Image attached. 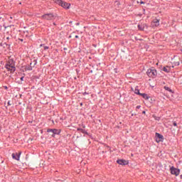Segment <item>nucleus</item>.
Instances as JSON below:
<instances>
[{
    "label": "nucleus",
    "instance_id": "20",
    "mask_svg": "<svg viewBox=\"0 0 182 182\" xmlns=\"http://www.w3.org/2000/svg\"><path fill=\"white\" fill-rule=\"evenodd\" d=\"M140 4L144 5V1H140Z\"/></svg>",
    "mask_w": 182,
    "mask_h": 182
},
{
    "label": "nucleus",
    "instance_id": "2",
    "mask_svg": "<svg viewBox=\"0 0 182 182\" xmlns=\"http://www.w3.org/2000/svg\"><path fill=\"white\" fill-rule=\"evenodd\" d=\"M53 2H55V4L60 5V6H62L65 9H69V8H70V4L66 3L65 1H63L62 0H53Z\"/></svg>",
    "mask_w": 182,
    "mask_h": 182
},
{
    "label": "nucleus",
    "instance_id": "26",
    "mask_svg": "<svg viewBox=\"0 0 182 182\" xmlns=\"http://www.w3.org/2000/svg\"><path fill=\"white\" fill-rule=\"evenodd\" d=\"M180 177H181V178L182 179V175H181V176H180Z\"/></svg>",
    "mask_w": 182,
    "mask_h": 182
},
{
    "label": "nucleus",
    "instance_id": "21",
    "mask_svg": "<svg viewBox=\"0 0 182 182\" xmlns=\"http://www.w3.org/2000/svg\"><path fill=\"white\" fill-rule=\"evenodd\" d=\"M173 126H177V123H176V122H173Z\"/></svg>",
    "mask_w": 182,
    "mask_h": 182
},
{
    "label": "nucleus",
    "instance_id": "7",
    "mask_svg": "<svg viewBox=\"0 0 182 182\" xmlns=\"http://www.w3.org/2000/svg\"><path fill=\"white\" fill-rule=\"evenodd\" d=\"M171 173L173 174V176H178L180 174V169L176 168L174 166L171 167Z\"/></svg>",
    "mask_w": 182,
    "mask_h": 182
},
{
    "label": "nucleus",
    "instance_id": "16",
    "mask_svg": "<svg viewBox=\"0 0 182 182\" xmlns=\"http://www.w3.org/2000/svg\"><path fill=\"white\" fill-rule=\"evenodd\" d=\"M165 90H168V92H170L171 93H173V90L170 89L168 87H164Z\"/></svg>",
    "mask_w": 182,
    "mask_h": 182
},
{
    "label": "nucleus",
    "instance_id": "17",
    "mask_svg": "<svg viewBox=\"0 0 182 182\" xmlns=\"http://www.w3.org/2000/svg\"><path fill=\"white\" fill-rule=\"evenodd\" d=\"M134 93H136V95H141V93H140V91L137 89L135 88V90H134Z\"/></svg>",
    "mask_w": 182,
    "mask_h": 182
},
{
    "label": "nucleus",
    "instance_id": "11",
    "mask_svg": "<svg viewBox=\"0 0 182 182\" xmlns=\"http://www.w3.org/2000/svg\"><path fill=\"white\" fill-rule=\"evenodd\" d=\"M145 28H147V25H146V24H139L138 25V29L139 31H144Z\"/></svg>",
    "mask_w": 182,
    "mask_h": 182
},
{
    "label": "nucleus",
    "instance_id": "12",
    "mask_svg": "<svg viewBox=\"0 0 182 182\" xmlns=\"http://www.w3.org/2000/svg\"><path fill=\"white\" fill-rule=\"evenodd\" d=\"M164 72H166V73H169L170 70H171V68L168 66H166L163 68Z\"/></svg>",
    "mask_w": 182,
    "mask_h": 182
},
{
    "label": "nucleus",
    "instance_id": "19",
    "mask_svg": "<svg viewBox=\"0 0 182 182\" xmlns=\"http://www.w3.org/2000/svg\"><path fill=\"white\" fill-rule=\"evenodd\" d=\"M44 49H45V50H46V49H49V47L45 46V47H44Z\"/></svg>",
    "mask_w": 182,
    "mask_h": 182
},
{
    "label": "nucleus",
    "instance_id": "22",
    "mask_svg": "<svg viewBox=\"0 0 182 182\" xmlns=\"http://www.w3.org/2000/svg\"><path fill=\"white\" fill-rule=\"evenodd\" d=\"M142 113L144 114L146 113V111H143Z\"/></svg>",
    "mask_w": 182,
    "mask_h": 182
},
{
    "label": "nucleus",
    "instance_id": "27",
    "mask_svg": "<svg viewBox=\"0 0 182 182\" xmlns=\"http://www.w3.org/2000/svg\"><path fill=\"white\" fill-rule=\"evenodd\" d=\"M11 18V19H12V17H10Z\"/></svg>",
    "mask_w": 182,
    "mask_h": 182
},
{
    "label": "nucleus",
    "instance_id": "9",
    "mask_svg": "<svg viewBox=\"0 0 182 182\" xmlns=\"http://www.w3.org/2000/svg\"><path fill=\"white\" fill-rule=\"evenodd\" d=\"M117 163H118V164H120L121 166H127V164H129V161H126L124 159H119L117 161Z\"/></svg>",
    "mask_w": 182,
    "mask_h": 182
},
{
    "label": "nucleus",
    "instance_id": "4",
    "mask_svg": "<svg viewBox=\"0 0 182 182\" xmlns=\"http://www.w3.org/2000/svg\"><path fill=\"white\" fill-rule=\"evenodd\" d=\"M43 19H46L47 21H52L55 19V16L53 14H44L42 16Z\"/></svg>",
    "mask_w": 182,
    "mask_h": 182
},
{
    "label": "nucleus",
    "instance_id": "15",
    "mask_svg": "<svg viewBox=\"0 0 182 182\" xmlns=\"http://www.w3.org/2000/svg\"><path fill=\"white\" fill-rule=\"evenodd\" d=\"M77 131L80 132L81 133H83L84 134H87V132H86V131H85V129H77Z\"/></svg>",
    "mask_w": 182,
    "mask_h": 182
},
{
    "label": "nucleus",
    "instance_id": "24",
    "mask_svg": "<svg viewBox=\"0 0 182 182\" xmlns=\"http://www.w3.org/2000/svg\"><path fill=\"white\" fill-rule=\"evenodd\" d=\"M21 80H23V77H22L21 78Z\"/></svg>",
    "mask_w": 182,
    "mask_h": 182
},
{
    "label": "nucleus",
    "instance_id": "3",
    "mask_svg": "<svg viewBox=\"0 0 182 182\" xmlns=\"http://www.w3.org/2000/svg\"><path fill=\"white\" fill-rule=\"evenodd\" d=\"M146 75L149 77H154V76H157V70L154 68L149 69L146 72Z\"/></svg>",
    "mask_w": 182,
    "mask_h": 182
},
{
    "label": "nucleus",
    "instance_id": "10",
    "mask_svg": "<svg viewBox=\"0 0 182 182\" xmlns=\"http://www.w3.org/2000/svg\"><path fill=\"white\" fill-rule=\"evenodd\" d=\"M160 25V19H154L152 22V26H159Z\"/></svg>",
    "mask_w": 182,
    "mask_h": 182
},
{
    "label": "nucleus",
    "instance_id": "28",
    "mask_svg": "<svg viewBox=\"0 0 182 182\" xmlns=\"http://www.w3.org/2000/svg\"><path fill=\"white\" fill-rule=\"evenodd\" d=\"M77 25H79V23H77Z\"/></svg>",
    "mask_w": 182,
    "mask_h": 182
},
{
    "label": "nucleus",
    "instance_id": "8",
    "mask_svg": "<svg viewBox=\"0 0 182 182\" xmlns=\"http://www.w3.org/2000/svg\"><path fill=\"white\" fill-rule=\"evenodd\" d=\"M21 154H22V153L19 152L18 154V153L12 154L11 156L14 160H17V161H19V159H21Z\"/></svg>",
    "mask_w": 182,
    "mask_h": 182
},
{
    "label": "nucleus",
    "instance_id": "23",
    "mask_svg": "<svg viewBox=\"0 0 182 182\" xmlns=\"http://www.w3.org/2000/svg\"><path fill=\"white\" fill-rule=\"evenodd\" d=\"M75 38H79V36H75Z\"/></svg>",
    "mask_w": 182,
    "mask_h": 182
},
{
    "label": "nucleus",
    "instance_id": "18",
    "mask_svg": "<svg viewBox=\"0 0 182 182\" xmlns=\"http://www.w3.org/2000/svg\"><path fill=\"white\" fill-rule=\"evenodd\" d=\"M175 66H178L180 65V62L174 63Z\"/></svg>",
    "mask_w": 182,
    "mask_h": 182
},
{
    "label": "nucleus",
    "instance_id": "25",
    "mask_svg": "<svg viewBox=\"0 0 182 182\" xmlns=\"http://www.w3.org/2000/svg\"><path fill=\"white\" fill-rule=\"evenodd\" d=\"M48 133H50V136H52V132H48Z\"/></svg>",
    "mask_w": 182,
    "mask_h": 182
},
{
    "label": "nucleus",
    "instance_id": "5",
    "mask_svg": "<svg viewBox=\"0 0 182 182\" xmlns=\"http://www.w3.org/2000/svg\"><path fill=\"white\" fill-rule=\"evenodd\" d=\"M48 133H52L53 137L55 136V134H60V129H50L47 130Z\"/></svg>",
    "mask_w": 182,
    "mask_h": 182
},
{
    "label": "nucleus",
    "instance_id": "14",
    "mask_svg": "<svg viewBox=\"0 0 182 182\" xmlns=\"http://www.w3.org/2000/svg\"><path fill=\"white\" fill-rule=\"evenodd\" d=\"M25 70H32V63H30V65L24 66Z\"/></svg>",
    "mask_w": 182,
    "mask_h": 182
},
{
    "label": "nucleus",
    "instance_id": "1",
    "mask_svg": "<svg viewBox=\"0 0 182 182\" xmlns=\"http://www.w3.org/2000/svg\"><path fill=\"white\" fill-rule=\"evenodd\" d=\"M6 69L11 72V73H14L15 70H16V68L15 67V61H14L12 59H10L5 65Z\"/></svg>",
    "mask_w": 182,
    "mask_h": 182
},
{
    "label": "nucleus",
    "instance_id": "13",
    "mask_svg": "<svg viewBox=\"0 0 182 182\" xmlns=\"http://www.w3.org/2000/svg\"><path fill=\"white\" fill-rule=\"evenodd\" d=\"M140 96H142L144 99H146V100H149L150 99V96L147 95V94L141 93L139 94Z\"/></svg>",
    "mask_w": 182,
    "mask_h": 182
},
{
    "label": "nucleus",
    "instance_id": "6",
    "mask_svg": "<svg viewBox=\"0 0 182 182\" xmlns=\"http://www.w3.org/2000/svg\"><path fill=\"white\" fill-rule=\"evenodd\" d=\"M155 139H156V143H160V141H163V140H164V136H163V135L156 132L155 134Z\"/></svg>",
    "mask_w": 182,
    "mask_h": 182
}]
</instances>
